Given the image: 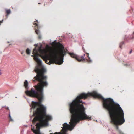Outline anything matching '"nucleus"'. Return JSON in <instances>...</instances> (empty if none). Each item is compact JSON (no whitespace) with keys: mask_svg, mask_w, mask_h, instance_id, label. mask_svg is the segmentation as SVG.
Masks as SVG:
<instances>
[{"mask_svg":"<svg viewBox=\"0 0 134 134\" xmlns=\"http://www.w3.org/2000/svg\"><path fill=\"white\" fill-rule=\"evenodd\" d=\"M43 72L41 71L40 67L38 66H36L34 69V71L37 74L32 80L33 83L35 84L36 83V82H38L37 84L34 86L36 90L32 88L30 90H29L27 80H25L24 82V86L26 90L25 92L26 94L30 97L37 98L39 100L38 102H32V103L30 105L32 108H34L43 105L41 103L44 98V87L47 86L48 84V82L45 81L47 78V76L44 75L45 70L43 68Z\"/></svg>","mask_w":134,"mask_h":134,"instance_id":"obj_1","label":"nucleus"},{"mask_svg":"<svg viewBox=\"0 0 134 134\" xmlns=\"http://www.w3.org/2000/svg\"><path fill=\"white\" fill-rule=\"evenodd\" d=\"M34 110L33 115L35 116L32 121L35 123L37 121L39 122L36 123V126L37 129V131L32 129V131L35 133L41 134L40 132V128L47 126L48 125V121L52 119L51 116L46 114V107L43 105L37 106L34 108H32Z\"/></svg>","mask_w":134,"mask_h":134,"instance_id":"obj_2","label":"nucleus"},{"mask_svg":"<svg viewBox=\"0 0 134 134\" xmlns=\"http://www.w3.org/2000/svg\"><path fill=\"white\" fill-rule=\"evenodd\" d=\"M61 49L59 53L57 51L55 52L54 55L56 56V59L51 62L48 61L47 59L49 58L48 56L47 55H42V58L45 61L46 63L50 65L51 63H55L57 64L60 65L62 64L64 62L63 57L66 53V52L64 49V47L62 44L61 46Z\"/></svg>","mask_w":134,"mask_h":134,"instance_id":"obj_3","label":"nucleus"},{"mask_svg":"<svg viewBox=\"0 0 134 134\" xmlns=\"http://www.w3.org/2000/svg\"><path fill=\"white\" fill-rule=\"evenodd\" d=\"M40 46L38 49H36V47L33 49V52L34 55L38 56L40 54L42 55L46 52V48L42 46V44L40 43Z\"/></svg>","mask_w":134,"mask_h":134,"instance_id":"obj_4","label":"nucleus"},{"mask_svg":"<svg viewBox=\"0 0 134 134\" xmlns=\"http://www.w3.org/2000/svg\"><path fill=\"white\" fill-rule=\"evenodd\" d=\"M66 52H67L66 53L69 54L72 57L75 58L79 62L82 61V59H85L84 57L85 55V54H84L83 56H79L74 54L73 53H70L66 51Z\"/></svg>","mask_w":134,"mask_h":134,"instance_id":"obj_5","label":"nucleus"},{"mask_svg":"<svg viewBox=\"0 0 134 134\" xmlns=\"http://www.w3.org/2000/svg\"><path fill=\"white\" fill-rule=\"evenodd\" d=\"M35 32L38 35V38L39 39H41V37L39 31L38 30H35Z\"/></svg>","mask_w":134,"mask_h":134,"instance_id":"obj_6","label":"nucleus"},{"mask_svg":"<svg viewBox=\"0 0 134 134\" xmlns=\"http://www.w3.org/2000/svg\"><path fill=\"white\" fill-rule=\"evenodd\" d=\"M86 53L87 54V57H88V59H87V61L89 63L92 62V60L90 59V57H89V54L88 53Z\"/></svg>","mask_w":134,"mask_h":134,"instance_id":"obj_7","label":"nucleus"},{"mask_svg":"<svg viewBox=\"0 0 134 134\" xmlns=\"http://www.w3.org/2000/svg\"><path fill=\"white\" fill-rule=\"evenodd\" d=\"M35 60L39 62L41 64L42 63V60L38 57H36L35 58Z\"/></svg>","mask_w":134,"mask_h":134,"instance_id":"obj_8","label":"nucleus"},{"mask_svg":"<svg viewBox=\"0 0 134 134\" xmlns=\"http://www.w3.org/2000/svg\"><path fill=\"white\" fill-rule=\"evenodd\" d=\"M26 53L27 54L29 55L30 54V50L29 48H27L26 50Z\"/></svg>","mask_w":134,"mask_h":134,"instance_id":"obj_9","label":"nucleus"},{"mask_svg":"<svg viewBox=\"0 0 134 134\" xmlns=\"http://www.w3.org/2000/svg\"><path fill=\"white\" fill-rule=\"evenodd\" d=\"M123 45H124V41L121 42L120 44V48L121 49Z\"/></svg>","mask_w":134,"mask_h":134,"instance_id":"obj_10","label":"nucleus"},{"mask_svg":"<svg viewBox=\"0 0 134 134\" xmlns=\"http://www.w3.org/2000/svg\"><path fill=\"white\" fill-rule=\"evenodd\" d=\"M6 12L7 14V15H9L11 13V11L10 9L6 10Z\"/></svg>","mask_w":134,"mask_h":134,"instance_id":"obj_11","label":"nucleus"},{"mask_svg":"<svg viewBox=\"0 0 134 134\" xmlns=\"http://www.w3.org/2000/svg\"><path fill=\"white\" fill-rule=\"evenodd\" d=\"M9 117L10 119V121H13V120L12 119V118H11V115H10V113H9Z\"/></svg>","mask_w":134,"mask_h":134,"instance_id":"obj_12","label":"nucleus"},{"mask_svg":"<svg viewBox=\"0 0 134 134\" xmlns=\"http://www.w3.org/2000/svg\"><path fill=\"white\" fill-rule=\"evenodd\" d=\"M50 47V46L48 44H46V48L47 49H49Z\"/></svg>","mask_w":134,"mask_h":134,"instance_id":"obj_13","label":"nucleus"},{"mask_svg":"<svg viewBox=\"0 0 134 134\" xmlns=\"http://www.w3.org/2000/svg\"><path fill=\"white\" fill-rule=\"evenodd\" d=\"M50 134H62V133H61V132H59L58 133L57 132H56L54 133H51Z\"/></svg>","mask_w":134,"mask_h":134,"instance_id":"obj_14","label":"nucleus"},{"mask_svg":"<svg viewBox=\"0 0 134 134\" xmlns=\"http://www.w3.org/2000/svg\"><path fill=\"white\" fill-rule=\"evenodd\" d=\"M57 43L56 42V40H55L54 41L52 42V43L53 44H57Z\"/></svg>","mask_w":134,"mask_h":134,"instance_id":"obj_15","label":"nucleus"},{"mask_svg":"<svg viewBox=\"0 0 134 134\" xmlns=\"http://www.w3.org/2000/svg\"><path fill=\"white\" fill-rule=\"evenodd\" d=\"M34 24L36 26H37L38 28H39V26L38 25L37 23H34Z\"/></svg>","mask_w":134,"mask_h":134,"instance_id":"obj_16","label":"nucleus"},{"mask_svg":"<svg viewBox=\"0 0 134 134\" xmlns=\"http://www.w3.org/2000/svg\"><path fill=\"white\" fill-rule=\"evenodd\" d=\"M131 65V64H126V66H130Z\"/></svg>","mask_w":134,"mask_h":134,"instance_id":"obj_17","label":"nucleus"},{"mask_svg":"<svg viewBox=\"0 0 134 134\" xmlns=\"http://www.w3.org/2000/svg\"><path fill=\"white\" fill-rule=\"evenodd\" d=\"M132 37H131L130 38L131 39H133L134 38V32H133V33L132 34Z\"/></svg>","mask_w":134,"mask_h":134,"instance_id":"obj_18","label":"nucleus"},{"mask_svg":"<svg viewBox=\"0 0 134 134\" xmlns=\"http://www.w3.org/2000/svg\"><path fill=\"white\" fill-rule=\"evenodd\" d=\"M132 50H131V51H130V52H129V54H131L132 52Z\"/></svg>","mask_w":134,"mask_h":134,"instance_id":"obj_19","label":"nucleus"},{"mask_svg":"<svg viewBox=\"0 0 134 134\" xmlns=\"http://www.w3.org/2000/svg\"><path fill=\"white\" fill-rule=\"evenodd\" d=\"M24 97L26 99H27V100L28 101V99H27L25 96H24Z\"/></svg>","mask_w":134,"mask_h":134,"instance_id":"obj_20","label":"nucleus"},{"mask_svg":"<svg viewBox=\"0 0 134 134\" xmlns=\"http://www.w3.org/2000/svg\"><path fill=\"white\" fill-rule=\"evenodd\" d=\"M49 44L50 45H52L53 44L52 43V42H51L49 43Z\"/></svg>","mask_w":134,"mask_h":134,"instance_id":"obj_21","label":"nucleus"},{"mask_svg":"<svg viewBox=\"0 0 134 134\" xmlns=\"http://www.w3.org/2000/svg\"><path fill=\"white\" fill-rule=\"evenodd\" d=\"M34 46H37L38 45V44H35L34 45Z\"/></svg>","mask_w":134,"mask_h":134,"instance_id":"obj_22","label":"nucleus"},{"mask_svg":"<svg viewBox=\"0 0 134 134\" xmlns=\"http://www.w3.org/2000/svg\"><path fill=\"white\" fill-rule=\"evenodd\" d=\"M82 48H83V51H84L85 50V49H84L83 48V47H82Z\"/></svg>","mask_w":134,"mask_h":134,"instance_id":"obj_23","label":"nucleus"},{"mask_svg":"<svg viewBox=\"0 0 134 134\" xmlns=\"http://www.w3.org/2000/svg\"><path fill=\"white\" fill-rule=\"evenodd\" d=\"M7 109H8V110H9V108H8V107H7Z\"/></svg>","mask_w":134,"mask_h":134,"instance_id":"obj_24","label":"nucleus"},{"mask_svg":"<svg viewBox=\"0 0 134 134\" xmlns=\"http://www.w3.org/2000/svg\"><path fill=\"white\" fill-rule=\"evenodd\" d=\"M1 70H0V75L1 74Z\"/></svg>","mask_w":134,"mask_h":134,"instance_id":"obj_25","label":"nucleus"},{"mask_svg":"<svg viewBox=\"0 0 134 134\" xmlns=\"http://www.w3.org/2000/svg\"><path fill=\"white\" fill-rule=\"evenodd\" d=\"M36 21L37 22V23H38V20H36Z\"/></svg>","mask_w":134,"mask_h":134,"instance_id":"obj_26","label":"nucleus"},{"mask_svg":"<svg viewBox=\"0 0 134 134\" xmlns=\"http://www.w3.org/2000/svg\"><path fill=\"white\" fill-rule=\"evenodd\" d=\"M7 42L8 43H9L10 42L9 41H8Z\"/></svg>","mask_w":134,"mask_h":134,"instance_id":"obj_27","label":"nucleus"},{"mask_svg":"<svg viewBox=\"0 0 134 134\" xmlns=\"http://www.w3.org/2000/svg\"><path fill=\"white\" fill-rule=\"evenodd\" d=\"M23 52H21V53L22 54H23Z\"/></svg>","mask_w":134,"mask_h":134,"instance_id":"obj_28","label":"nucleus"},{"mask_svg":"<svg viewBox=\"0 0 134 134\" xmlns=\"http://www.w3.org/2000/svg\"><path fill=\"white\" fill-rule=\"evenodd\" d=\"M9 15H7V14L6 15V16H7Z\"/></svg>","mask_w":134,"mask_h":134,"instance_id":"obj_29","label":"nucleus"},{"mask_svg":"<svg viewBox=\"0 0 134 134\" xmlns=\"http://www.w3.org/2000/svg\"><path fill=\"white\" fill-rule=\"evenodd\" d=\"M5 107V106H3V107H2V108H3V107Z\"/></svg>","mask_w":134,"mask_h":134,"instance_id":"obj_30","label":"nucleus"},{"mask_svg":"<svg viewBox=\"0 0 134 134\" xmlns=\"http://www.w3.org/2000/svg\"><path fill=\"white\" fill-rule=\"evenodd\" d=\"M124 64V66H125V65H126V64Z\"/></svg>","mask_w":134,"mask_h":134,"instance_id":"obj_31","label":"nucleus"},{"mask_svg":"<svg viewBox=\"0 0 134 134\" xmlns=\"http://www.w3.org/2000/svg\"><path fill=\"white\" fill-rule=\"evenodd\" d=\"M96 121H97V122H98V121H97V120H96Z\"/></svg>","mask_w":134,"mask_h":134,"instance_id":"obj_32","label":"nucleus"},{"mask_svg":"<svg viewBox=\"0 0 134 134\" xmlns=\"http://www.w3.org/2000/svg\"><path fill=\"white\" fill-rule=\"evenodd\" d=\"M40 3H39L38 4H40Z\"/></svg>","mask_w":134,"mask_h":134,"instance_id":"obj_33","label":"nucleus"},{"mask_svg":"<svg viewBox=\"0 0 134 134\" xmlns=\"http://www.w3.org/2000/svg\"><path fill=\"white\" fill-rule=\"evenodd\" d=\"M49 131L51 132V131Z\"/></svg>","mask_w":134,"mask_h":134,"instance_id":"obj_34","label":"nucleus"}]
</instances>
